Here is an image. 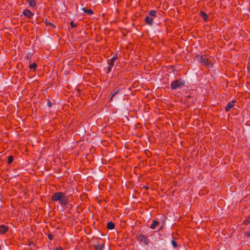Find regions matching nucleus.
<instances>
[{
    "label": "nucleus",
    "mask_w": 250,
    "mask_h": 250,
    "mask_svg": "<svg viewBox=\"0 0 250 250\" xmlns=\"http://www.w3.org/2000/svg\"><path fill=\"white\" fill-rule=\"evenodd\" d=\"M196 57H198L199 62L202 63L203 65H206L208 67H211L213 66L212 62L208 59L206 56L201 55V56H197Z\"/></svg>",
    "instance_id": "obj_1"
},
{
    "label": "nucleus",
    "mask_w": 250,
    "mask_h": 250,
    "mask_svg": "<svg viewBox=\"0 0 250 250\" xmlns=\"http://www.w3.org/2000/svg\"><path fill=\"white\" fill-rule=\"evenodd\" d=\"M185 84V82L181 79L175 80L173 81L170 85L171 88L172 89H176L178 88H180L181 86Z\"/></svg>",
    "instance_id": "obj_2"
},
{
    "label": "nucleus",
    "mask_w": 250,
    "mask_h": 250,
    "mask_svg": "<svg viewBox=\"0 0 250 250\" xmlns=\"http://www.w3.org/2000/svg\"><path fill=\"white\" fill-rule=\"evenodd\" d=\"M93 240L97 243L93 245L95 250H102L104 247V243H99V241L101 240V238L98 237L93 238Z\"/></svg>",
    "instance_id": "obj_3"
},
{
    "label": "nucleus",
    "mask_w": 250,
    "mask_h": 250,
    "mask_svg": "<svg viewBox=\"0 0 250 250\" xmlns=\"http://www.w3.org/2000/svg\"><path fill=\"white\" fill-rule=\"evenodd\" d=\"M136 238L137 240L140 242L143 243L145 245H148V242L147 240V238L143 234H139L137 236Z\"/></svg>",
    "instance_id": "obj_4"
},
{
    "label": "nucleus",
    "mask_w": 250,
    "mask_h": 250,
    "mask_svg": "<svg viewBox=\"0 0 250 250\" xmlns=\"http://www.w3.org/2000/svg\"><path fill=\"white\" fill-rule=\"evenodd\" d=\"M64 194V193L62 192H55L51 196V200L53 201H59Z\"/></svg>",
    "instance_id": "obj_5"
},
{
    "label": "nucleus",
    "mask_w": 250,
    "mask_h": 250,
    "mask_svg": "<svg viewBox=\"0 0 250 250\" xmlns=\"http://www.w3.org/2000/svg\"><path fill=\"white\" fill-rule=\"evenodd\" d=\"M60 204L62 207H65L66 206L68 203V199L67 197H65V195L64 194L61 199L59 201Z\"/></svg>",
    "instance_id": "obj_6"
},
{
    "label": "nucleus",
    "mask_w": 250,
    "mask_h": 250,
    "mask_svg": "<svg viewBox=\"0 0 250 250\" xmlns=\"http://www.w3.org/2000/svg\"><path fill=\"white\" fill-rule=\"evenodd\" d=\"M185 103L187 104L188 106H190L192 105L193 103V97L190 95H187L185 96Z\"/></svg>",
    "instance_id": "obj_7"
},
{
    "label": "nucleus",
    "mask_w": 250,
    "mask_h": 250,
    "mask_svg": "<svg viewBox=\"0 0 250 250\" xmlns=\"http://www.w3.org/2000/svg\"><path fill=\"white\" fill-rule=\"evenodd\" d=\"M9 230V227L8 226L4 225H0V234H4Z\"/></svg>",
    "instance_id": "obj_8"
},
{
    "label": "nucleus",
    "mask_w": 250,
    "mask_h": 250,
    "mask_svg": "<svg viewBox=\"0 0 250 250\" xmlns=\"http://www.w3.org/2000/svg\"><path fill=\"white\" fill-rule=\"evenodd\" d=\"M22 14L26 17H27L28 18L31 19L32 18V16H33V13L29 10L28 9H24L23 12Z\"/></svg>",
    "instance_id": "obj_9"
},
{
    "label": "nucleus",
    "mask_w": 250,
    "mask_h": 250,
    "mask_svg": "<svg viewBox=\"0 0 250 250\" xmlns=\"http://www.w3.org/2000/svg\"><path fill=\"white\" fill-rule=\"evenodd\" d=\"M236 100H232V102L228 103L227 106L225 107V109L226 112H228L231 108L234 107L233 103H236Z\"/></svg>",
    "instance_id": "obj_10"
},
{
    "label": "nucleus",
    "mask_w": 250,
    "mask_h": 250,
    "mask_svg": "<svg viewBox=\"0 0 250 250\" xmlns=\"http://www.w3.org/2000/svg\"><path fill=\"white\" fill-rule=\"evenodd\" d=\"M199 15L205 21H208V16L204 11H200Z\"/></svg>",
    "instance_id": "obj_11"
},
{
    "label": "nucleus",
    "mask_w": 250,
    "mask_h": 250,
    "mask_svg": "<svg viewBox=\"0 0 250 250\" xmlns=\"http://www.w3.org/2000/svg\"><path fill=\"white\" fill-rule=\"evenodd\" d=\"M145 21L147 24L152 25L153 24V19L149 16H146L145 18Z\"/></svg>",
    "instance_id": "obj_12"
},
{
    "label": "nucleus",
    "mask_w": 250,
    "mask_h": 250,
    "mask_svg": "<svg viewBox=\"0 0 250 250\" xmlns=\"http://www.w3.org/2000/svg\"><path fill=\"white\" fill-rule=\"evenodd\" d=\"M120 91V88L115 89L112 92H111V97L110 101H112L113 97Z\"/></svg>",
    "instance_id": "obj_13"
},
{
    "label": "nucleus",
    "mask_w": 250,
    "mask_h": 250,
    "mask_svg": "<svg viewBox=\"0 0 250 250\" xmlns=\"http://www.w3.org/2000/svg\"><path fill=\"white\" fill-rule=\"evenodd\" d=\"M115 224L112 222H109L107 223L106 227L108 229H113L115 228Z\"/></svg>",
    "instance_id": "obj_14"
},
{
    "label": "nucleus",
    "mask_w": 250,
    "mask_h": 250,
    "mask_svg": "<svg viewBox=\"0 0 250 250\" xmlns=\"http://www.w3.org/2000/svg\"><path fill=\"white\" fill-rule=\"evenodd\" d=\"M29 68L30 69H33L34 71H36L37 68V64L36 62H33L29 64Z\"/></svg>",
    "instance_id": "obj_15"
},
{
    "label": "nucleus",
    "mask_w": 250,
    "mask_h": 250,
    "mask_svg": "<svg viewBox=\"0 0 250 250\" xmlns=\"http://www.w3.org/2000/svg\"><path fill=\"white\" fill-rule=\"evenodd\" d=\"M158 224H159V222L157 220H153L152 223L151 224L150 228L152 229H155L156 226L158 225Z\"/></svg>",
    "instance_id": "obj_16"
},
{
    "label": "nucleus",
    "mask_w": 250,
    "mask_h": 250,
    "mask_svg": "<svg viewBox=\"0 0 250 250\" xmlns=\"http://www.w3.org/2000/svg\"><path fill=\"white\" fill-rule=\"evenodd\" d=\"M28 3L29 5L32 7L36 6V1L35 0H28Z\"/></svg>",
    "instance_id": "obj_17"
},
{
    "label": "nucleus",
    "mask_w": 250,
    "mask_h": 250,
    "mask_svg": "<svg viewBox=\"0 0 250 250\" xmlns=\"http://www.w3.org/2000/svg\"><path fill=\"white\" fill-rule=\"evenodd\" d=\"M82 10L85 12L90 15L93 14V11L91 9H86L85 7H83Z\"/></svg>",
    "instance_id": "obj_18"
},
{
    "label": "nucleus",
    "mask_w": 250,
    "mask_h": 250,
    "mask_svg": "<svg viewBox=\"0 0 250 250\" xmlns=\"http://www.w3.org/2000/svg\"><path fill=\"white\" fill-rule=\"evenodd\" d=\"M107 62L109 66H110L111 67L113 66L114 65V62L115 61L111 60V59H107Z\"/></svg>",
    "instance_id": "obj_19"
},
{
    "label": "nucleus",
    "mask_w": 250,
    "mask_h": 250,
    "mask_svg": "<svg viewBox=\"0 0 250 250\" xmlns=\"http://www.w3.org/2000/svg\"><path fill=\"white\" fill-rule=\"evenodd\" d=\"M157 12L155 10H150L149 12V15L152 17H156Z\"/></svg>",
    "instance_id": "obj_20"
},
{
    "label": "nucleus",
    "mask_w": 250,
    "mask_h": 250,
    "mask_svg": "<svg viewBox=\"0 0 250 250\" xmlns=\"http://www.w3.org/2000/svg\"><path fill=\"white\" fill-rule=\"evenodd\" d=\"M250 223V216L248 217L246 219H245L243 222V224L247 225Z\"/></svg>",
    "instance_id": "obj_21"
},
{
    "label": "nucleus",
    "mask_w": 250,
    "mask_h": 250,
    "mask_svg": "<svg viewBox=\"0 0 250 250\" xmlns=\"http://www.w3.org/2000/svg\"><path fill=\"white\" fill-rule=\"evenodd\" d=\"M14 161V158L12 156H9L8 158V162L7 163L8 164H11Z\"/></svg>",
    "instance_id": "obj_22"
},
{
    "label": "nucleus",
    "mask_w": 250,
    "mask_h": 250,
    "mask_svg": "<svg viewBox=\"0 0 250 250\" xmlns=\"http://www.w3.org/2000/svg\"><path fill=\"white\" fill-rule=\"evenodd\" d=\"M171 244L174 248H177V243L174 239L171 240Z\"/></svg>",
    "instance_id": "obj_23"
},
{
    "label": "nucleus",
    "mask_w": 250,
    "mask_h": 250,
    "mask_svg": "<svg viewBox=\"0 0 250 250\" xmlns=\"http://www.w3.org/2000/svg\"><path fill=\"white\" fill-rule=\"evenodd\" d=\"M45 23L46 26L50 25V26H52L54 28H56V26L52 23L48 22L47 21H45Z\"/></svg>",
    "instance_id": "obj_24"
},
{
    "label": "nucleus",
    "mask_w": 250,
    "mask_h": 250,
    "mask_svg": "<svg viewBox=\"0 0 250 250\" xmlns=\"http://www.w3.org/2000/svg\"><path fill=\"white\" fill-rule=\"evenodd\" d=\"M70 26L72 28H73L74 27H76L77 26V24L76 23H75L74 22V21H71L70 22Z\"/></svg>",
    "instance_id": "obj_25"
},
{
    "label": "nucleus",
    "mask_w": 250,
    "mask_h": 250,
    "mask_svg": "<svg viewBox=\"0 0 250 250\" xmlns=\"http://www.w3.org/2000/svg\"><path fill=\"white\" fill-rule=\"evenodd\" d=\"M118 59V54H117V53H116V54H115L113 55V57H112L111 59H111V60H113V61H116Z\"/></svg>",
    "instance_id": "obj_26"
},
{
    "label": "nucleus",
    "mask_w": 250,
    "mask_h": 250,
    "mask_svg": "<svg viewBox=\"0 0 250 250\" xmlns=\"http://www.w3.org/2000/svg\"><path fill=\"white\" fill-rule=\"evenodd\" d=\"M112 67L108 65V66L107 67V70L106 71L107 74H109L111 71Z\"/></svg>",
    "instance_id": "obj_27"
},
{
    "label": "nucleus",
    "mask_w": 250,
    "mask_h": 250,
    "mask_svg": "<svg viewBox=\"0 0 250 250\" xmlns=\"http://www.w3.org/2000/svg\"><path fill=\"white\" fill-rule=\"evenodd\" d=\"M54 235L51 233H49L48 234V238L50 240H52L53 238Z\"/></svg>",
    "instance_id": "obj_28"
},
{
    "label": "nucleus",
    "mask_w": 250,
    "mask_h": 250,
    "mask_svg": "<svg viewBox=\"0 0 250 250\" xmlns=\"http://www.w3.org/2000/svg\"><path fill=\"white\" fill-rule=\"evenodd\" d=\"M122 73V72H119L117 74V77L118 78L120 79L121 78H122V76H121V74Z\"/></svg>",
    "instance_id": "obj_29"
},
{
    "label": "nucleus",
    "mask_w": 250,
    "mask_h": 250,
    "mask_svg": "<svg viewBox=\"0 0 250 250\" xmlns=\"http://www.w3.org/2000/svg\"><path fill=\"white\" fill-rule=\"evenodd\" d=\"M47 105L49 107H51L52 106V104L49 100H48Z\"/></svg>",
    "instance_id": "obj_30"
},
{
    "label": "nucleus",
    "mask_w": 250,
    "mask_h": 250,
    "mask_svg": "<svg viewBox=\"0 0 250 250\" xmlns=\"http://www.w3.org/2000/svg\"><path fill=\"white\" fill-rule=\"evenodd\" d=\"M26 58H27V59H31V56H30V54H28L27 56H26Z\"/></svg>",
    "instance_id": "obj_31"
},
{
    "label": "nucleus",
    "mask_w": 250,
    "mask_h": 250,
    "mask_svg": "<svg viewBox=\"0 0 250 250\" xmlns=\"http://www.w3.org/2000/svg\"><path fill=\"white\" fill-rule=\"evenodd\" d=\"M245 235H246L247 237H250V232H246L245 233Z\"/></svg>",
    "instance_id": "obj_32"
},
{
    "label": "nucleus",
    "mask_w": 250,
    "mask_h": 250,
    "mask_svg": "<svg viewBox=\"0 0 250 250\" xmlns=\"http://www.w3.org/2000/svg\"><path fill=\"white\" fill-rule=\"evenodd\" d=\"M54 250H63L62 249V248H56Z\"/></svg>",
    "instance_id": "obj_33"
},
{
    "label": "nucleus",
    "mask_w": 250,
    "mask_h": 250,
    "mask_svg": "<svg viewBox=\"0 0 250 250\" xmlns=\"http://www.w3.org/2000/svg\"><path fill=\"white\" fill-rule=\"evenodd\" d=\"M146 189H148V187L147 186H145L144 187Z\"/></svg>",
    "instance_id": "obj_34"
},
{
    "label": "nucleus",
    "mask_w": 250,
    "mask_h": 250,
    "mask_svg": "<svg viewBox=\"0 0 250 250\" xmlns=\"http://www.w3.org/2000/svg\"><path fill=\"white\" fill-rule=\"evenodd\" d=\"M1 246H0V250H1Z\"/></svg>",
    "instance_id": "obj_35"
}]
</instances>
